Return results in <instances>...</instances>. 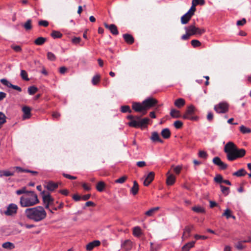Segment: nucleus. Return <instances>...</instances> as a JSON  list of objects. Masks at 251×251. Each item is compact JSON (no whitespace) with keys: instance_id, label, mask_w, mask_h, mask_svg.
<instances>
[{"instance_id":"nucleus-8","label":"nucleus","mask_w":251,"mask_h":251,"mask_svg":"<svg viewBox=\"0 0 251 251\" xmlns=\"http://www.w3.org/2000/svg\"><path fill=\"white\" fill-rule=\"evenodd\" d=\"M229 109L228 104L226 102H221L214 106V109L219 114L226 113L228 112Z\"/></svg>"},{"instance_id":"nucleus-24","label":"nucleus","mask_w":251,"mask_h":251,"mask_svg":"<svg viewBox=\"0 0 251 251\" xmlns=\"http://www.w3.org/2000/svg\"><path fill=\"white\" fill-rule=\"evenodd\" d=\"M139 190V186L138 183L136 181H134L133 185L130 189V192L133 195H136Z\"/></svg>"},{"instance_id":"nucleus-58","label":"nucleus","mask_w":251,"mask_h":251,"mask_svg":"<svg viewBox=\"0 0 251 251\" xmlns=\"http://www.w3.org/2000/svg\"><path fill=\"white\" fill-rule=\"evenodd\" d=\"M38 25L40 26H43L45 27H47L49 25V22L47 21L41 20V21H39Z\"/></svg>"},{"instance_id":"nucleus-63","label":"nucleus","mask_w":251,"mask_h":251,"mask_svg":"<svg viewBox=\"0 0 251 251\" xmlns=\"http://www.w3.org/2000/svg\"><path fill=\"white\" fill-rule=\"evenodd\" d=\"M236 248L239 250L243 249L245 247L243 245L242 242H239L236 245Z\"/></svg>"},{"instance_id":"nucleus-54","label":"nucleus","mask_w":251,"mask_h":251,"mask_svg":"<svg viewBox=\"0 0 251 251\" xmlns=\"http://www.w3.org/2000/svg\"><path fill=\"white\" fill-rule=\"evenodd\" d=\"M198 155L200 157L204 159H206L208 156L207 153L203 151H200Z\"/></svg>"},{"instance_id":"nucleus-29","label":"nucleus","mask_w":251,"mask_h":251,"mask_svg":"<svg viewBox=\"0 0 251 251\" xmlns=\"http://www.w3.org/2000/svg\"><path fill=\"white\" fill-rule=\"evenodd\" d=\"M47 41V38L43 37H39L37 38L34 41V43L35 45L38 46H41L43 45Z\"/></svg>"},{"instance_id":"nucleus-34","label":"nucleus","mask_w":251,"mask_h":251,"mask_svg":"<svg viewBox=\"0 0 251 251\" xmlns=\"http://www.w3.org/2000/svg\"><path fill=\"white\" fill-rule=\"evenodd\" d=\"M2 247L4 249H13L15 248V245H14V244L10 242H6L3 243L2 245Z\"/></svg>"},{"instance_id":"nucleus-30","label":"nucleus","mask_w":251,"mask_h":251,"mask_svg":"<svg viewBox=\"0 0 251 251\" xmlns=\"http://www.w3.org/2000/svg\"><path fill=\"white\" fill-rule=\"evenodd\" d=\"M170 115L174 118H178L181 116L180 112L175 109H172L171 110Z\"/></svg>"},{"instance_id":"nucleus-43","label":"nucleus","mask_w":251,"mask_h":251,"mask_svg":"<svg viewBox=\"0 0 251 251\" xmlns=\"http://www.w3.org/2000/svg\"><path fill=\"white\" fill-rule=\"evenodd\" d=\"M121 111L123 113L129 112L131 113V110L130 107L128 105H123L121 106Z\"/></svg>"},{"instance_id":"nucleus-14","label":"nucleus","mask_w":251,"mask_h":251,"mask_svg":"<svg viewBox=\"0 0 251 251\" xmlns=\"http://www.w3.org/2000/svg\"><path fill=\"white\" fill-rule=\"evenodd\" d=\"M104 25L105 28L108 29L110 32L114 35H117L119 34L117 26L114 24L108 25L107 23H104Z\"/></svg>"},{"instance_id":"nucleus-18","label":"nucleus","mask_w":251,"mask_h":251,"mask_svg":"<svg viewBox=\"0 0 251 251\" xmlns=\"http://www.w3.org/2000/svg\"><path fill=\"white\" fill-rule=\"evenodd\" d=\"M100 242L99 240H95L88 243L86 246V250L88 251L92 250L95 247L100 246Z\"/></svg>"},{"instance_id":"nucleus-1","label":"nucleus","mask_w":251,"mask_h":251,"mask_svg":"<svg viewBox=\"0 0 251 251\" xmlns=\"http://www.w3.org/2000/svg\"><path fill=\"white\" fill-rule=\"evenodd\" d=\"M224 151L226 154L227 159L230 161L243 157L246 152L245 149L238 148L236 145L232 142H228L226 144Z\"/></svg>"},{"instance_id":"nucleus-12","label":"nucleus","mask_w":251,"mask_h":251,"mask_svg":"<svg viewBox=\"0 0 251 251\" xmlns=\"http://www.w3.org/2000/svg\"><path fill=\"white\" fill-rule=\"evenodd\" d=\"M213 163L218 166L221 170H226L227 168V165L223 162L219 157L216 156L213 158Z\"/></svg>"},{"instance_id":"nucleus-42","label":"nucleus","mask_w":251,"mask_h":251,"mask_svg":"<svg viewBox=\"0 0 251 251\" xmlns=\"http://www.w3.org/2000/svg\"><path fill=\"white\" fill-rule=\"evenodd\" d=\"M100 75H97L93 76L92 80V83L93 85H96L100 81Z\"/></svg>"},{"instance_id":"nucleus-48","label":"nucleus","mask_w":251,"mask_h":251,"mask_svg":"<svg viewBox=\"0 0 251 251\" xmlns=\"http://www.w3.org/2000/svg\"><path fill=\"white\" fill-rule=\"evenodd\" d=\"M191 43L194 48L198 47L201 45V43L198 40H193Z\"/></svg>"},{"instance_id":"nucleus-28","label":"nucleus","mask_w":251,"mask_h":251,"mask_svg":"<svg viewBox=\"0 0 251 251\" xmlns=\"http://www.w3.org/2000/svg\"><path fill=\"white\" fill-rule=\"evenodd\" d=\"M161 134L164 138L168 139L171 136V132L169 128H166L161 131Z\"/></svg>"},{"instance_id":"nucleus-4","label":"nucleus","mask_w":251,"mask_h":251,"mask_svg":"<svg viewBox=\"0 0 251 251\" xmlns=\"http://www.w3.org/2000/svg\"><path fill=\"white\" fill-rule=\"evenodd\" d=\"M127 118L130 120L128 124L129 126L135 128L146 127L150 120L148 118L141 119L139 116H133L131 115L127 116Z\"/></svg>"},{"instance_id":"nucleus-7","label":"nucleus","mask_w":251,"mask_h":251,"mask_svg":"<svg viewBox=\"0 0 251 251\" xmlns=\"http://www.w3.org/2000/svg\"><path fill=\"white\" fill-rule=\"evenodd\" d=\"M185 29L191 36L196 34L201 35L205 31V29L197 27L193 25L185 27Z\"/></svg>"},{"instance_id":"nucleus-3","label":"nucleus","mask_w":251,"mask_h":251,"mask_svg":"<svg viewBox=\"0 0 251 251\" xmlns=\"http://www.w3.org/2000/svg\"><path fill=\"white\" fill-rule=\"evenodd\" d=\"M39 203L37 195L33 191L28 192L26 196L20 198V203L22 207H30Z\"/></svg>"},{"instance_id":"nucleus-64","label":"nucleus","mask_w":251,"mask_h":251,"mask_svg":"<svg viewBox=\"0 0 251 251\" xmlns=\"http://www.w3.org/2000/svg\"><path fill=\"white\" fill-rule=\"evenodd\" d=\"M190 36L191 35L188 32H186L185 34H184L181 36V39L183 40H187L189 39Z\"/></svg>"},{"instance_id":"nucleus-13","label":"nucleus","mask_w":251,"mask_h":251,"mask_svg":"<svg viewBox=\"0 0 251 251\" xmlns=\"http://www.w3.org/2000/svg\"><path fill=\"white\" fill-rule=\"evenodd\" d=\"M193 228L194 226L193 225L185 226L184 229L183 234L182 236V240H184L190 237L191 230Z\"/></svg>"},{"instance_id":"nucleus-37","label":"nucleus","mask_w":251,"mask_h":251,"mask_svg":"<svg viewBox=\"0 0 251 251\" xmlns=\"http://www.w3.org/2000/svg\"><path fill=\"white\" fill-rule=\"evenodd\" d=\"M105 187V183L103 181L99 182L96 186L97 190L99 192H102L103 191Z\"/></svg>"},{"instance_id":"nucleus-55","label":"nucleus","mask_w":251,"mask_h":251,"mask_svg":"<svg viewBox=\"0 0 251 251\" xmlns=\"http://www.w3.org/2000/svg\"><path fill=\"white\" fill-rule=\"evenodd\" d=\"M126 176H123L115 180V182L117 183H123L126 179Z\"/></svg>"},{"instance_id":"nucleus-22","label":"nucleus","mask_w":251,"mask_h":251,"mask_svg":"<svg viewBox=\"0 0 251 251\" xmlns=\"http://www.w3.org/2000/svg\"><path fill=\"white\" fill-rule=\"evenodd\" d=\"M185 104V100L182 98L176 99L174 102L175 105L178 108L183 106Z\"/></svg>"},{"instance_id":"nucleus-38","label":"nucleus","mask_w":251,"mask_h":251,"mask_svg":"<svg viewBox=\"0 0 251 251\" xmlns=\"http://www.w3.org/2000/svg\"><path fill=\"white\" fill-rule=\"evenodd\" d=\"M240 131L243 134H247L251 132V129L248 127H246L244 125H242L240 126Z\"/></svg>"},{"instance_id":"nucleus-26","label":"nucleus","mask_w":251,"mask_h":251,"mask_svg":"<svg viewBox=\"0 0 251 251\" xmlns=\"http://www.w3.org/2000/svg\"><path fill=\"white\" fill-rule=\"evenodd\" d=\"M14 172H11L8 170H0V177L13 176Z\"/></svg>"},{"instance_id":"nucleus-16","label":"nucleus","mask_w":251,"mask_h":251,"mask_svg":"<svg viewBox=\"0 0 251 251\" xmlns=\"http://www.w3.org/2000/svg\"><path fill=\"white\" fill-rule=\"evenodd\" d=\"M154 177V173L153 172H150L146 177L144 181V185L146 186H148L153 180Z\"/></svg>"},{"instance_id":"nucleus-36","label":"nucleus","mask_w":251,"mask_h":251,"mask_svg":"<svg viewBox=\"0 0 251 251\" xmlns=\"http://www.w3.org/2000/svg\"><path fill=\"white\" fill-rule=\"evenodd\" d=\"M142 234L141 228L139 226H135L133 228V234L136 237L140 236Z\"/></svg>"},{"instance_id":"nucleus-59","label":"nucleus","mask_w":251,"mask_h":251,"mask_svg":"<svg viewBox=\"0 0 251 251\" xmlns=\"http://www.w3.org/2000/svg\"><path fill=\"white\" fill-rule=\"evenodd\" d=\"M64 206V203L63 202H60L59 203L58 205L57 206H54V204H53L52 206V209H53L54 210H58V209H60L62 208Z\"/></svg>"},{"instance_id":"nucleus-44","label":"nucleus","mask_w":251,"mask_h":251,"mask_svg":"<svg viewBox=\"0 0 251 251\" xmlns=\"http://www.w3.org/2000/svg\"><path fill=\"white\" fill-rule=\"evenodd\" d=\"M11 48L13 49L15 51L17 52H21L22 51V48L20 46L11 45L10 46Z\"/></svg>"},{"instance_id":"nucleus-40","label":"nucleus","mask_w":251,"mask_h":251,"mask_svg":"<svg viewBox=\"0 0 251 251\" xmlns=\"http://www.w3.org/2000/svg\"><path fill=\"white\" fill-rule=\"evenodd\" d=\"M220 188H221V190L222 193L225 196H226L228 195V194L229 193V187L224 186L223 185H220Z\"/></svg>"},{"instance_id":"nucleus-52","label":"nucleus","mask_w":251,"mask_h":251,"mask_svg":"<svg viewBox=\"0 0 251 251\" xmlns=\"http://www.w3.org/2000/svg\"><path fill=\"white\" fill-rule=\"evenodd\" d=\"M0 82L4 85L6 86L7 87L10 88L11 85L12 84L10 82H9L7 79L5 78H2L0 80Z\"/></svg>"},{"instance_id":"nucleus-23","label":"nucleus","mask_w":251,"mask_h":251,"mask_svg":"<svg viewBox=\"0 0 251 251\" xmlns=\"http://www.w3.org/2000/svg\"><path fill=\"white\" fill-rule=\"evenodd\" d=\"M195 241H191L184 245L181 248V251H189L194 246Z\"/></svg>"},{"instance_id":"nucleus-61","label":"nucleus","mask_w":251,"mask_h":251,"mask_svg":"<svg viewBox=\"0 0 251 251\" xmlns=\"http://www.w3.org/2000/svg\"><path fill=\"white\" fill-rule=\"evenodd\" d=\"M246 23V20L245 18H243L241 20H239L237 22L236 25H243Z\"/></svg>"},{"instance_id":"nucleus-6","label":"nucleus","mask_w":251,"mask_h":251,"mask_svg":"<svg viewBox=\"0 0 251 251\" xmlns=\"http://www.w3.org/2000/svg\"><path fill=\"white\" fill-rule=\"evenodd\" d=\"M42 196L45 209L49 208V206L52 207L54 204V199L51 197L50 194L46 193L43 191L42 192Z\"/></svg>"},{"instance_id":"nucleus-19","label":"nucleus","mask_w":251,"mask_h":251,"mask_svg":"<svg viewBox=\"0 0 251 251\" xmlns=\"http://www.w3.org/2000/svg\"><path fill=\"white\" fill-rule=\"evenodd\" d=\"M123 38L125 42L128 44H132L134 43V38L129 34L126 33L123 34Z\"/></svg>"},{"instance_id":"nucleus-60","label":"nucleus","mask_w":251,"mask_h":251,"mask_svg":"<svg viewBox=\"0 0 251 251\" xmlns=\"http://www.w3.org/2000/svg\"><path fill=\"white\" fill-rule=\"evenodd\" d=\"M63 176L65 177L70 179H76V176H71L70 175H69L67 174L63 173Z\"/></svg>"},{"instance_id":"nucleus-2","label":"nucleus","mask_w":251,"mask_h":251,"mask_svg":"<svg viewBox=\"0 0 251 251\" xmlns=\"http://www.w3.org/2000/svg\"><path fill=\"white\" fill-rule=\"evenodd\" d=\"M25 214L28 219L36 223L44 220L47 216L45 208L42 206L26 208Z\"/></svg>"},{"instance_id":"nucleus-50","label":"nucleus","mask_w":251,"mask_h":251,"mask_svg":"<svg viewBox=\"0 0 251 251\" xmlns=\"http://www.w3.org/2000/svg\"><path fill=\"white\" fill-rule=\"evenodd\" d=\"M231 211L229 209H226L225 212L223 214V216H226V219H229L231 217Z\"/></svg>"},{"instance_id":"nucleus-56","label":"nucleus","mask_w":251,"mask_h":251,"mask_svg":"<svg viewBox=\"0 0 251 251\" xmlns=\"http://www.w3.org/2000/svg\"><path fill=\"white\" fill-rule=\"evenodd\" d=\"M0 122L3 123H5L6 122V117L2 112H0Z\"/></svg>"},{"instance_id":"nucleus-32","label":"nucleus","mask_w":251,"mask_h":251,"mask_svg":"<svg viewBox=\"0 0 251 251\" xmlns=\"http://www.w3.org/2000/svg\"><path fill=\"white\" fill-rule=\"evenodd\" d=\"M247 174L246 171L244 169H241L233 174V176L238 177L244 176Z\"/></svg>"},{"instance_id":"nucleus-35","label":"nucleus","mask_w":251,"mask_h":251,"mask_svg":"<svg viewBox=\"0 0 251 251\" xmlns=\"http://www.w3.org/2000/svg\"><path fill=\"white\" fill-rule=\"evenodd\" d=\"M50 35L54 39L60 38L62 36V34L58 31L53 30L51 33Z\"/></svg>"},{"instance_id":"nucleus-47","label":"nucleus","mask_w":251,"mask_h":251,"mask_svg":"<svg viewBox=\"0 0 251 251\" xmlns=\"http://www.w3.org/2000/svg\"><path fill=\"white\" fill-rule=\"evenodd\" d=\"M48 59L50 61H55L56 60V57L55 55L51 52H48L47 53Z\"/></svg>"},{"instance_id":"nucleus-21","label":"nucleus","mask_w":251,"mask_h":251,"mask_svg":"<svg viewBox=\"0 0 251 251\" xmlns=\"http://www.w3.org/2000/svg\"><path fill=\"white\" fill-rule=\"evenodd\" d=\"M193 16L189 14L188 12L185 13L181 18V22L182 24H186L188 23Z\"/></svg>"},{"instance_id":"nucleus-9","label":"nucleus","mask_w":251,"mask_h":251,"mask_svg":"<svg viewBox=\"0 0 251 251\" xmlns=\"http://www.w3.org/2000/svg\"><path fill=\"white\" fill-rule=\"evenodd\" d=\"M157 103V100L151 97L148 98L143 101L146 111L150 108L155 106Z\"/></svg>"},{"instance_id":"nucleus-15","label":"nucleus","mask_w":251,"mask_h":251,"mask_svg":"<svg viewBox=\"0 0 251 251\" xmlns=\"http://www.w3.org/2000/svg\"><path fill=\"white\" fill-rule=\"evenodd\" d=\"M23 112V119H27L31 117V108L27 106H25L22 108Z\"/></svg>"},{"instance_id":"nucleus-53","label":"nucleus","mask_w":251,"mask_h":251,"mask_svg":"<svg viewBox=\"0 0 251 251\" xmlns=\"http://www.w3.org/2000/svg\"><path fill=\"white\" fill-rule=\"evenodd\" d=\"M160 249V246L158 245H154L153 243H151V251H158Z\"/></svg>"},{"instance_id":"nucleus-46","label":"nucleus","mask_w":251,"mask_h":251,"mask_svg":"<svg viewBox=\"0 0 251 251\" xmlns=\"http://www.w3.org/2000/svg\"><path fill=\"white\" fill-rule=\"evenodd\" d=\"M28 191H27L26 190V187H23L22 189H19V190H17L16 191V193L18 195H21V194H28Z\"/></svg>"},{"instance_id":"nucleus-5","label":"nucleus","mask_w":251,"mask_h":251,"mask_svg":"<svg viewBox=\"0 0 251 251\" xmlns=\"http://www.w3.org/2000/svg\"><path fill=\"white\" fill-rule=\"evenodd\" d=\"M196 108L193 105H190L187 107L185 114L183 115L182 117L184 119H188L192 121H196L198 119L197 116H193L192 115L195 113Z\"/></svg>"},{"instance_id":"nucleus-41","label":"nucleus","mask_w":251,"mask_h":251,"mask_svg":"<svg viewBox=\"0 0 251 251\" xmlns=\"http://www.w3.org/2000/svg\"><path fill=\"white\" fill-rule=\"evenodd\" d=\"M20 75L23 79L26 80V81L29 80V78H28L27 73L25 70H22L21 71Z\"/></svg>"},{"instance_id":"nucleus-17","label":"nucleus","mask_w":251,"mask_h":251,"mask_svg":"<svg viewBox=\"0 0 251 251\" xmlns=\"http://www.w3.org/2000/svg\"><path fill=\"white\" fill-rule=\"evenodd\" d=\"M58 186L57 183H55L52 181L47 182L45 187L50 191H53Z\"/></svg>"},{"instance_id":"nucleus-51","label":"nucleus","mask_w":251,"mask_h":251,"mask_svg":"<svg viewBox=\"0 0 251 251\" xmlns=\"http://www.w3.org/2000/svg\"><path fill=\"white\" fill-rule=\"evenodd\" d=\"M196 5L192 3V5L190 9L189 10V11L187 12L189 14L191 15L192 16H193L194 15L195 11H196Z\"/></svg>"},{"instance_id":"nucleus-10","label":"nucleus","mask_w":251,"mask_h":251,"mask_svg":"<svg viewBox=\"0 0 251 251\" xmlns=\"http://www.w3.org/2000/svg\"><path fill=\"white\" fill-rule=\"evenodd\" d=\"M132 108L136 112H142L143 115H145L147 113L144 104H143V102L142 103L137 102H133Z\"/></svg>"},{"instance_id":"nucleus-49","label":"nucleus","mask_w":251,"mask_h":251,"mask_svg":"<svg viewBox=\"0 0 251 251\" xmlns=\"http://www.w3.org/2000/svg\"><path fill=\"white\" fill-rule=\"evenodd\" d=\"M174 126L176 129H179L182 127L183 123L180 121H176L174 122Z\"/></svg>"},{"instance_id":"nucleus-20","label":"nucleus","mask_w":251,"mask_h":251,"mask_svg":"<svg viewBox=\"0 0 251 251\" xmlns=\"http://www.w3.org/2000/svg\"><path fill=\"white\" fill-rule=\"evenodd\" d=\"M151 139L154 142H158L161 143L163 142V140L160 138L158 133L155 131L152 133Z\"/></svg>"},{"instance_id":"nucleus-57","label":"nucleus","mask_w":251,"mask_h":251,"mask_svg":"<svg viewBox=\"0 0 251 251\" xmlns=\"http://www.w3.org/2000/svg\"><path fill=\"white\" fill-rule=\"evenodd\" d=\"M192 3H194L196 5L198 4L202 5L205 3V1L204 0H193Z\"/></svg>"},{"instance_id":"nucleus-39","label":"nucleus","mask_w":251,"mask_h":251,"mask_svg":"<svg viewBox=\"0 0 251 251\" xmlns=\"http://www.w3.org/2000/svg\"><path fill=\"white\" fill-rule=\"evenodd\" d=\"M28 93L30 95H33L38 91V88L35 86H30L28 88Z\"/></svg>"},{"instance_id":"nucleus-33","label":"nucleus","mask_w":251,"mask_h":251,"mask_svg":"<svg viewBox=\"0 0 251 251\" xmlns=\"http://www.w3.org/2000/svg\"><path fill=\"white\" fill-rule=\"evenodd\" d=\"M192 210L194 212L198 213H205L204 209L200 206H194L192 208Z\"/></svg>"},{"instance_id":"nucleus-62","label":"nucleus","mask_w":251,"mask_h":251,"mask_svg":"<svg viewBox=\"0 0 251 251\" xmlns=\"http://www.w3.org/2000/svg\"><path fill=\"white\" fill-rule=\"evenodd\" d=\"M213 119V114L211 112H208L207 115V119L209 122H211Z\"/></svg>"},{"instance_id":"nucleus-45","label":"nucleus","mask_w":251,"mask_h":251,"mask_svg":"<svg viewBox=\"0 0 251 251\" xmlns=\"http://www.w3.org/2000/svg\"><path fill=\"white\" fill-rule=\"evenodd\" d=\"M223 180L224 179L223 176L221 175H217L216 176L214 177V181L217 183H223Z\"/></svg>"},{"instance_id":"nucleus-31","label":"nucleus","mask_w":251,"mask_h":251,"mask_svg":"<svg viewBox=\"0 0 251 251\" xmlns=\"http://www.w3.org/2000/svg\"><path fill=\"white\" fill-rule=\"evenodd\" d=\"M122 248L125 249L126 251L129 250L131 248V242L130 241L126 240L124 243L122 244Z\"/></svg>"},{"instance_id":"nucleus-11","label":"nucleus","mask_w":251,"mask_h":251,"mask_svg":"<svg viewBox=\"0 0 251 251\" xmlns=\"http://www.w3.org/2000/svg\"><path fill=\"white\" fill-rule=\"evenodd\" d=\"M17 210L18 206L16 204L10 203L8 205L4 214L7 216H12L17 213Z\"/></svg>"},{"instance_id":"nucleus-27","label":"nucleus","mask_w":251,"mask_h":251,"mask_svg":"<svg viewBox=\"0 0 251 251\" xmlns=\"http://www.w3.org/2000/svg\"><path fill=\"white\" fill-rule=\"evenodd\" d=\"M175 181L176 177L173 175L171 174L168 175L166 180V183L168 185H173L175 183Z\"/></svg>"},{"instance_id":"nucleus-25","label":"nucleus","mask_w":251,"mask_h":251,"mask_svg":"<svg viewBox=\"0 0 251 251\" xmlns=\"http://www.w3.org/2000/svg\"><path fill=\"white\" fill-rule=\"evenodd\" d=\"M22 26L26 31L31 30L32 28V20L28 19L25 23L22 25Z\"/></svg>"}]
</instances>
